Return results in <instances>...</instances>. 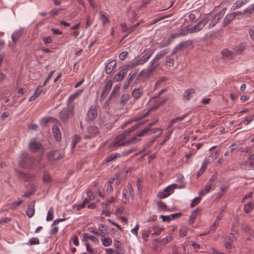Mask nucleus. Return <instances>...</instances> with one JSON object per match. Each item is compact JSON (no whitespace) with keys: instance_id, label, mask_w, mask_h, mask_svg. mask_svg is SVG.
<instances>
[{"instance_id":"nucleus-1","label":"nucleus","mask_w":254,"mask_h":254,"mask_svg":"<svg viewBox=\"0 0 254 254\" xmlns=\"http://www.w3.org/2000/svg\"><path fill=\"white\" fill-rule=\"evenodd\" d=\"M74 116L73 107L69 106L64 108L59 113L60 120L64 124H66L68 120Z\"/></svg>"},{"instance_id":"nucleus-2","label":"nucleus","mask_w":254,"mask_h":254,"mask_svg":"<svg viewBox=\"0 0 254 254\" xmlns=\"http://www.w3.org/2000/svg\"><path fill=\"white\" fill-rule=\"evenodd\" d=\"M35 163V158L29 156L28 153L24 152L20 156L19 165L24 168L31 166Z\"/></svg>"},{"instance_id":"nucleus-3","label":"nucleus","mask_w":254,"mask_h":254,"mask_svg":"<svg viewBox=\"0 0 254 254\" xmlns=\"http://www.w3.org/2000/svg\"><path fill=\"white\" fill-rule=\"evenodd\" d=\"M135 66V64H127L126 66L123 67L121 70L115 76L114 78V80L116 81H121L126 75L128 70L130 68H133Z\"/></svg>"},{"instance_id":"nucleus-4","label":"nucleus","mask_w":254,"mask_h":254,"mask_svg":"<svg viewBox=\"0 0 254 254\" xmlns=\"http://www.w3.org/2000/svg\"><path fill=\"white\" fill-rule=\"evenodd\" d=\"M47 157L50 162H54L63 158V155L60 151L55 150L48 152Z\"/></svg>"},{"instance_id":"nucleus-5","label":"nucleus","mask_w":254,"mask_h":254,"mask_svg":"<svg viewBox=\"0 0 254 254\" xmlns=\"http://www.w3.org/2000/svg\"><path fill=\"white\" fill-rule=\"evenodd\" d=\"M127 145L125 138L123 134H119L115 138L114 140L110 143V146L112 147H118L121 146Z\"/></svg>"},{"instance_id":"nucleus-6","label":"nucleus","mask_w":254,"mask_h":254,"mask_svg":"<svg viewBox=\"0 0 254 254\" xmlns=\"http://www.w3.org/2000/svg\"><path fill=\"white\" fill-rule=\"evenodd\" d=\"M97 105H92L87 113L86 120L88 122L93 121L97 117Z\"/></svg>"},{"instance_id":"nucleus-7","label":"nucleus","mask_w":254,"mask_h":254,"mask_svg":"<svg viewBox=\"0 0 254 254\" xmlns=\"http://www.w3.org/2000/svg\"><path fill=\"white\" fill-rule=\"evenodd\" d=\"M224 13L225 12L223 11V9H222L215 14L212 18L211 22L208 25V28L210 29L213 27L223 17Z\"/></svg>"},{"instance_id":"nucleus-8","label":"nucleus","mask_w":254,"mask_h":254,"mask_svg":"<svg viewBox=\"0 0 254 254\" xmlns=\"http://www.w3.org/2000/svg\"><path fill=\"white\" fill-rule=\"evenodd\" d=\"M121 245L120 242L115 240L114 246L116 250L114 251L112 249H106L105 250L108 254H124V253L120 252L121 251Z\"/></svg>"},{"instance_id":"nucleus-9","label":"nucleus","mask_w":254,"mask_h":254,"mask_svg":"<svg viewBox=\"0 0 254 254\" xmlns=\"http://www.w3.org/2000/svg\"><path fill=\"white\" fill-rule=\"evenodd\" d=\"M88 135L84 136L85 139H91L99 133L98 128L95 126L89 127L88 128Z\"/></svg>"},{"instance_id":"nucleus-10","label":"nucleus","mask_w":254,"mask_h":254,"mask_svg":"<svg viewBox=\"0 0 254 254\" xmlns=\"http://www.w3.org/2000/svg\"><path fill=\"white\" fill-rule=\"evenodd\" d=\"M144 122H140L136 124L135 126H132L129 129L126 130L124 132L121 133V134L124 135V137L126 139V137L129 135V134L133 132V131L137 129L138 127H140L144 124Z\"/></svg>"},{"instance_id":"nucleus-11","label":"nucleus","mask_w":254,"mask_h":254,"mask_svg":"<svg viewBox=\"0 0 254 254\" xmlns=\"http://www.w3.org/2000/svg\"><path fill=\"white\" fill-rule=\"evenodd\" d=\"M112 85H113V81L111 80H109L107 82V83L104 87V88L103 91L102 93V95L100 97V98L104 99L105 98V97L107 96V95L108 94L109 92L111 90Z\"/></svg>"},{"instance_id":"nucleus-12","label":"nucleus","mask_w":254,"mask_h":254,"mask_svg":"<svg viewBox=\"0 0 254 254\" xmlns=\"http://www.w3.org/2000/svg\"><path fill=\"white\" fill-rule=\"evenodd\" d=\"M214 188L215 185L213 183V180H212V179H211L205 185L204 188L205 192H204L203 191H201L200 192V195H204L205 193L209 192L211 190H213Z\"/></svg>"},{"instance_id":"nucleus-13","label":"nucleus","mask_w":254,"mask_h":254,"mask_svg":"<svg viewBox=\"0 0 254 254\" xmlns=\"http://www.w3.org/2000/svg\"><path fill=\"white\" fill-rule=\"evenodd\" d=\"M53 135L57 141H60L62 139L61 132L57 125H54L52 127Z\"/></svg>"},{"instance_id":"nucleus-14","label":"nucleus","mask_w":254,"mask_h":254,"mask_svg":"<svg viewBox=\"0 0 254 254\" xmlns=\"http://www.w3.org/2000/svg\"><path fill=\"white\" fill-rule=\"evenodd\" d=\"M35 201H32L28 205L27 210H26V215L29 218H31L35 213Z\"/></svg>"},{"instance_id":"nucleus-15","label":"nucleus","mask_w":254,"mask_h":254,"mask_svg":"<svg viewBox=\"0 0 254 254\" xmlns=\"http://www.w3.org/2000/svg\"><path fill=\"white\" fill-rule=\"evenodd\" d=\"M153 52L151 51H148L147 53L142 56L141 58L136 62V64H135L136 65H140L143 64L145 62L147 61V60L151 57L152 55Z\"/></svg>"},{"instance_id":"nucleus-16","label":"nucleus","mask_w":254,"mask_h":254,"mask_svg":"<svg viewBox=\"0 0 254 254\" xmlns=\"http://www.w3.org/2000/svg\"><path fill=\"white\" fill-rule=\"evenodd\" d=\"M19 176L25 181H32L35 179L34 175L32 174H26L22 171H19Z\"/></svg>"},{"instance_id":"nucleus-17","label":"nucleus","mask_w":254,"mask_h":254,"mask_svg":"<svg viewBox=\"0 0 254 254\" xmlns=\"http://www.w3.org/2000/svg\"><path fill=\"white\" fill-rule=\"evenodd\" d=\"M143 93L142 88H138L134 89L131 93V95L135 100H137L140 98Z\"/></svg>"},{"instance_id":"nucleus-18","label":"nucleus","mask_w":254,"mask_h":254,"mask_svg":"<svg viewBox=\"0 0 254 254\" xmlns=\"http://www.w3.org/2000/svg\"><path fill=\"white\" fill-rule=\"evenodd\" d=\"M153 122L150 124H149L147 127H146L143 129H142L140 132L139 133H137L136 135L138 136H143L148 132L150 131L151 130V127L155 125L156 123V122Z\"/></svg>"},{"instance_id":"nucleus-19","label":"nucleus","mask_w":254,"mask_h":254,"mask_svg":"<svg viewBox=\"0 0 254 254\" xmlns=\"http://www.w3.org/2000/svg\"><path fill=\"white\" fill-rule=\"evenodd\" d=\"M29 147L32 151L35 152H37L41 149V144L40 142L36 141L35 140H34L29 143Z\"/></svg>"},{"instance_id":"nucleus-20","label":"nucleus","mask_w":254,"mask_h":254,"mask_svg":"<svg viewBox=\"0 0 254 254\" xmlns=\"http://www.w3.org/2000/svg\"><path fill=\"white\" fill-rule=\"evenodd\" d=\"M116 65V62L115 60H113L109 62L105 67L106 73L107 74L111 73Z\"/></svg>"},{"instance_id":"nucleus-21","label":"nucleus","mask_w":254,"mask_h":254,"mask_svg":"<svg viewBox=\"0 0 254 254\" xmlns=\"http://www.w3.org/2000/svg\"><path fill=\"white\" fill-rule=\"evenodd\" d=\"M195 92V89L193 88H190L185 90L183 95L184 99L187 101H189Z\"/></svg>"},{"instance_id":"nucleus-22","label":"nucleus","mask_w":254,"mask_h":254,"mask_svg":"<svg viewBox=\"0 0 254 254\" xmlns=\"http://www.w3.org/2000/svg\"><path fill=\"white\" fill-rule=\"evenodd\" d=\"M148 77L147 72H145L144 70L141 71L136 79L135 82L137 83L140 81H144Z\"/></svg>"},{"instance_id":"nucleus-23","label":"nucleus","mask_w":254,"mask_h":254,"mask_svg":"<svg viewBox=\"0 0 254 254\" xmlns=\"http://www.w3.org/2000/svg\"><path fill=\"white\" fill-rule=\"evenodd\" d=\"M43 91L42 86H39L34 91V95L32 96L29 101H33L35 100L41 94Z\"/></svg>"},{"instance_id":"nucleus-24","label":"nucleus","mask_w":254,"mask_h":254,"mask_svg":"<svg viewBox=\"0 0 254 254\" xmlns=\"http://www.w3.org/2000/svg\"><path fill=\"white\" fill-rule=\"evenodd\" d=\"M208 21L209 19L207 17H205L195 26L199 31L203 29L204 26L208 23Z\"/></svg>"},{"instance_id":"nucleus-25","label":"nucleus","mask_w":254,"mask_h":254,"mask_svg":"<svg viewBox=\"0 0 254 254\" xmlns=\"http://www.w3.org/2000/svg\"><path fill=\"white\" fill-rule=\"evenodd\" d=\"M170 51V48H166L163 50L159 51L155 57V60H160L164 57L167 53Z\"/></svg>"},{"instance_id":"nucleus-26","label":"nucleus","mask_w":254,"mask_h":254,"mask_svg":"<svg viewBox=\"0 0 254 254\" xmlns=\"http://www.w3.org/2000/svg\"><path fill=\"white\" fill-rule=\"evenodd\" d=\"M235 18L232 13L228 14L224 18L223 22V26H226L231 23Z\"/></svg>"},{"instance_id":"nucleus-27","label":"nucleus","mask_w":254,"mask_h":254,"mask_svg":"<svg viewBox=\"0 0 254 254\" xmlns=\"http://www.w3.org/2000/svg\"><path fill=\"white\" fill-rule=\"evenodd\" d=\"M247 0H238L233 5L232 8L236 10L242 7L247 2Z\"/></svg>"},{"instance_id":"nucleus-28","label":"nucleus","mask_w":254,"mask_h":254,"mask_svg":"<svg viewBox=\"0 0 254 254\" xmlns=\"http://www.w3.org/2000/svg\"><path fill=\"white\" fill-rule=\"evenodd\" d=\"M218 225H219L218 221L216 220L214 222L213 225H212L211 226V227H210V229L208 231V232L203 233V234H200V236H204V235H206L207 234H211V233H213L216 230V227L218 226Z\"/></svg>"},{"instance_id":"nucleus-29","label":"nucleus","mask_w":254,"mask_h":254,"mask_svg":"<svg viewBox=\"0 0 254 254\" xmlns=\"http://www.w3.org/2000/svg\"><path fill=\"white\" fill-rule=\"evenodd\" d=\"M242 230L247 233L249 236L254 237V231L252 230L251 228L248 224H244L242 225Z\"/></svg>"},{"instance_id":"nucleus-30","label":"nucleus","mask_w":254,"mask_h":254,"mask_svg":"<svg viewBox=\"0 0 254 254\" xmlns=\"http://www.w3.org/2000/svg\"><path fill=\"white\" fill-rule=\"evenodd\" d=\"M185 45L186 42H181L179 44L176 45L173 50L171 56H172L176 54L178 51H181Z\"/></svg>"},{"instance_id":"nucleus-31","label":"nucleus","mask_w":254,"mask_h":254,"mask_svg":"<svg viewBox=\"0 0 254 254\" xmlns=\"http://www.w3.org/2000/svg\"><path fill=\"white\" fill-rule=\"evenodd\" d=\"M159 137V135H156L153 136L151 140L146 143V144L144 146L143 150L140 151V153H142L145 151L146 150L148 149L155 141L157 138Z\"/></svg>"},{"instance_id":"nucleus-32","label":"nucleus","mask_w":254,"mask_h":254,"mask_svg":"<svg viewBox=\"0 0 254 254\" xmlns=\"http://www.w3.org/2000/svg\"><path fill=\"white\" fill-rule=\"evenodd\" d=\"M254 207V202H250L244 205V210L246 213H250Z\"/></svg>"},{"instance_id":"nucleus-33","label":"nucleus","mask_w":254,"mask_h":254,"mask_svg":"<svg viewBox=\"0 0 254 254\" xmlns=\"http://www.w3.org/2000/svg\"><path fill=\"white\" fill-rule=\"evenodd\" d=\"M176 188H177V185L172 184L165 188V192H167V193H169L170 195L171 193H173L174 190Z\"/></svg>"},{"instance_id":"nucleus-34","label":"nucleus","mask_w":254,"mask_h":254,"mask_svg":"<svg viewBox=\"0 0 254 254\" xmlns=\"http://www.w3.org/2000/svg\"><path fill=\"white\" fill-rule=\"evenodd\" d=\"M129 98V96L127 94H124L122 95L121 99H120V104L124 106L126 104Z\"/></svg>"},{"instance_id":"nucleus-35","label":"nucleus","mask_w":254,"mask_h":254,"mask_svg":"<svg viewBox=\"0 0 254 254\" xmlns=\"http://www.w3.org/2000/svg\"><path fill=\"white\" fill-rule=\"evenodd\" d=\"M120 88V86L119 85H116L114 86L113 91H112L109 98L106 102H108L109 100L111 99L112 98L114 97L115 95L118 92L119 89Z\"/></svg>"},{"instance_id":"nucleus-36","label":"nucleus","mask_w":254,"mask_h":254,"mask_svg":"<svg viewBox=\"0 0 254 254\" xmlns=\"http://www.w3.org/2000/svg\"><path fill=\"white\" fill-rule=\"evenodd\" d=\"M189 26H185L183 28L181 27L179 30V35L180 37L186 36L189 33Z\"/></svg>"},{"instance_id":"nucleus-37","label":"nucleus","mask_w":254,"mask_h":254,"mask_svg":"<svg viewBox=\"0 0 254 254\" xmlns=\"http://www.w3.org/2000/svg\"><path fill=\"white\" fill-rule=\"evenodd\" d=\"M42 180L44 183H48L51 182L52 178L49 174L44 172L43 173Z\"/></svg>"},{"instance_id":"nucleus-38","label":"nucleus","mask_w":254,"mask_h":254,"mask_svg":"<svg viewBox=\"0 0 254 254\" xmlns=\"http://www.w3.org/2000/svg\"><path fill=\"white\" fill-rule=\"evenodd\" d=\"M119 157H120L119 153L111 154L107 157L106 161V162H110Z\"/></svg>"},{"instance_id":"nucleus-39","label":"nucleus","mask_w":254,"mask_h":254,"mask_svg":"<svg viewBox=\"0 0 254 254\" xmlns=\"http://www.w3.org/2000/svg\"><path fill=\"white\" fill-rule=\"evenodd\" d=\"M206 165H207V162L206 161H205L203 163L201 168L200 169V170H199V171L198 172V173L196 175L197 178H199V176L200 175H201L203 174V173L204 172V171L206 170Z\"/></svg>"},{"instance_id":"nucleus-40","label":"nucleus","mask_w":254,"mask_h":254,"mask_svg":"<svg viewBox=\"0 0 254 254\" xmlns=\"http://www.w3.org/2000/svg\"><path fill=\"white\" fill-rule=\"evenodd\" d=\"M136 134L137 133L135 134V136L130 138L129 139L126 141V143H127V145L131 143H135L136 142L139 141L141 140V139H138L137 138V137L138 136L136 135Z\"/></svg>"},{"instance_id":"nucleus-41","label":"nucleus","mask_w":254,"mask_h":254,"mask_svg":"<svg viewBox=\"0 0 254 254\" xmlns=\"http://www.w3.org/2000/svg\"><path fill=\"white\" fill-rule=\"evenodd\" d=\"M121 27L122 28L123 31L124 32H128L129 33H130L135 29L133 26H131V27H129L128 29H127L125 23L121 24Z\"/></svg>"},{"instance_id":"nucleus-42","label":"nucleus","mask_w":254,"mask_h":254,"mask_svg":"<svg viewBox=\"0 0 254 254\" xmlns=\"http://www.w3.org/2000/svg\"><path fill=\"white\" fill-rule=\"evenodd\" d=\"M159 66V64L155 65H150L145 72H147V75L149 77L153 71Z\"/></svg>"},{"instance_id":"nucleus-43","label":"nucleus","mask_w":254,"mask_h":254,"mask_svg":"<svg viewBox=\"0 0 254 254\" xmlns=\"http://www.w3.org/2000/svg\"><path fill=\"white\" fill-rule=\"evenodd\" d=\"M128 15L129 17L130 18V19L132 21H133L137 16V13L136 11L134 10H129L128 11Z\"/></svg>"},{"instance_id":"nucleus-44","label":"nucleus","mask_w":254,"mask_h":254,"mask_svg":"<svg viewBox=\"0 0 254 254\" xmlns=\"http://www.w3.org/2000/svg\"><path fill=\"white\" fill-rule=\"evenodd\" d=\"M166 64L172 66L174 65L175 62L174 60L171 58L170 56H167L165 59Z\"/></svg>"},{"instance_id":"nucleus-45","label":"nucleus","mask_w":254,"mask_h":254,"mask_svg":"<svg viewBox=\"0 0 254 254\" xmlns=\"http://www.w3.org/2000/svg\"><path fill=\"white\" fill-rule=\"evenodd\" d=\"M53 208L51 207L48 212L46 220L47 221H51L53 219Z\"/></svg>"},{"instance_id":"nucleus-46","label":"nucleus","mask_w":254,"mask_h":254,"mask_svg":"<svg viewBox=\"0 0 254 254\" xmlns=\"http://www.w3.org/2000/svg\"><path fill=\"white\" fill-rule=\"evenodd\" d=\"M103 245L105 247H107L112 244V239L110 238H105L104 239L102 240Z\"/></svg>"},{"instance_id":"nucleus-47","label":"nucleus","mask_w":254,"mask_h":254,"mask_svg":"<svg viewBox=\"0 0 254 254\" xmlns=\"http://www.w3.org/2000/svg\"><path fill=\"white\" fill-rule=\"evenodd\" d=\"M201 200V197H195L192 200L191 203L190 204V207L192 208L194 207L196 205L199 203Z\"/></svg>"},{"instance_id":"nucleus-48","label":"nucleus","mask_w":254,"mask_h":254,"mask_svg":"<svg viewBox=\"0 0 254 254\" xmlns=\"http://www.w3.org/2000/svg\"><path fill=\"white\" fill-rule=\"evenodd\" d=\"M189 228L187 227H183L180 230V235L184 237L186 236Z\"/></svg>"},{"instance_id":"nucleus-49","label":"nucleus","mask_w":254,"mask_h":254,"mask_svg":"<svg viewBox=\"0 0 254 254\" xmlns=\"http://www.w3.org/2000/svg\"><path fill=\"white\" fill-rule=\"evenodd\" d=\"M54 119L53 118H44L41 120V123L44 124V126H47V124L49 122H51Z\"/></svg>"},{"instance_id":"nucleus-50","label":"nucleus","mask_w":254,"mask_h":254,"mask_svg":"<svg viewBox=\"0 0 254 254\" xmlns=\"http://www.w3.org/2000/svg\"><path fill=\"white\" fill-rule=\"evenodd\" d=\"M169 195H170V193H167V192H165L164 190L163 191H160L157 194V196L161 199L165 198Z\"/></svg>"},{"instance_id":"nucleus-51","label":"nucleus","mask_w":254,"mask_h":254,"mask_svg":"<svg viewBox=\"0 0 254 254\" xmlns=\"http://www.w3.org/2000/svg\"><path fill=\"white\" fill-rule=\"evenodd\" d=\"M152 109H150L149 111H148L146 113H145L143 116H141L139 117H134V121H138L140 120H141L143 118H146L147 117L149 114V112L150 111H151Z\"/></svg>"},{"instance_id":"nucleus-52","label":"nucleus","mask_w":254,"mask_h":254,"mask_svg":"<svg viewBox=\"0 0 254 254\" xmlns=\"http://www.w3.org/2000/svg\"><path fill=\"white\" fill-rule=\"evenodd\" d=\"M222 54L225 57H233V53L232 51L226 49L222 51Z\"/></svg>"},{"instance_id":"nucleus-53","label":"nucleus","mask_w":254,"mask_h":254,"mask_svg":"<svg viewBox=\"0 0 254 254\" xmlns=\"http://www.w3.org/2000/svg\"><path fill=\"white\" fill-rule=\"evenodd\" d=\"M65 9L64 8H53L52 9L50 13H51L52 16H54L55 15H57L58 14V12H60L61 10Z\"/></svg>"},{"instance_id":"nucleus-54","label":"nucleus","mask_w":254,"mask_h":254,"mask_svg":"<svg viewBox=\"0 0 254 254\" xmlns=\"http://www.w3.org/2000/svg\"><path fill=\"white\" fill-rule=\"evenodd\" d=\"M81 140V137L78 134L74 136V140L73 141V147H74L76 144Z\"/></svg>"},{"instance_id":"nucleus-55","label":"nucleus","mask_w":254,"mask_h":254,"mask_svg":"<svg viewBox=\"0 0 254 254\" xmlns=\"http://www.w3.org/2000/svg\"><path fill=\"white\" fill-rule=\"evenodd\" d=\"M198 211L199 208H197L196 209L192 211L190 217H191V219H194L195 220V219L197 217L198 215Z\"/></svg>"},{"instance_id":"nucleus-56","label":"nucleus","mask_w":254,"mask_h":254,"mask_svg":"<svg viewBox=\"0 0 254 254\" xmlns=\"http://www.w3.org/2000/svg\"><path fill=\"white\" fill-rule=\"evenodd\" d=\"M158 206L160 209L166 210L167 209V206L166 204L162 201L158 202H157Z\"/></svg>"},{"instance_id":"nucleus-57","label":"nucleus","mask_w":254,"mask_h":254,"mask_svg":"<svg viewBox=\"0 0 254 254\" xmlns=\"http://www.w3.org/2000/svg\"><path fill=\"white\" fill-rule=\"evenodd\" d=\"M19 32H15L11 36V39L14 43H15L20 37Z\"/></svg>"},{"instance_id":"nucleus-58","label":"nucleus","mask_w":254,"mask_h":254,"mask_svg":"<svg viewBox=\"0 0 254 254\" xmlns=\"http://www.w3.org/2000/svg\"><path fill=\"white\" fill-rule=\"evenodd\" d=\"M29 244L31 245H37L39 244V240L37 238H32L29 240Z\"/></svg>"},{"instance_id":"nucleus-59","label":"nucleus","mask_w":254,"mask_h":254,"mask_svg":"<svg viewBox=\"0 0 254 254\" xmlns=\"http://www.w3.org/2000/svg\"><path fill=\"white\" fill-rule=\"evenodd\" d=\"M102 127H105L107 129H111L113 127V125L111 123H105L104 121H103L101 124Z\"/></svg>"},{"instance_id":"nucleus-60","label":"nucleus","mask_w":254,"mask_h":254,"mask_svg":"<svg viewBox=\"0 0 254 254\" xmlns=\"http://www.w3.org/2000/svg\"><path fill=\"white\" fill-rule=\"evenodd\" d=\"M101 19L102 20L103 24L104 25L106 23L110 22L109 19L106 17L104 14H102L101 15Z\"/></svg>"},{"instance_id":"nucleus-61","label":"nucleus","mask_w":254,"mask_h":254,"mask_svg":"<svg viewBox=\"0 0 254 254\" xmlns=\"http://www.w3.org/2000/svg\"><path fill=\"white\" fill-rule=\"evenodd\" d=\"M244 50V47L243 46H239L236 47L234 50L238 54H241Z\"/></svg>"},{"instance_id":"nucleus-62","label":"nucleus","mask_w":254,"mask_h":254,"mask_svg":"<svg viewBox=\"0 0 254 254\" xmlns=\"http://www.w3.org/2000/svg\"><path fill=\"white\" fill-rule=\"evenodd\" d=\"M160 217L162 219L163 221L164 222H170L171 220L170 215H161Z\"/></svg>"},{"instance_id":"nucleus-63","label":"nucleus","mask_w":254,"mask_h":254,"mask_svg":"<svg viewBox=\"0 0 254 254\" xmlns=\"http://www.w3.org/2000/svg\"><path fill=\"white\" fill-rule=\"evenodd\" d=\"M182 215V213L181 212L172 214L170 215L171 220L177 219Z\"/></svg>"},{"instance_id":"nucleus-64","label":"nucleus","mask_w":254,"mask_h":254,"mask_svg":"<svg viewBox=\"0 0 254 254\" xmlns=\"http://www.w3.org/2000/svg\"><path fill=\"white\" fill-rule=\"evenodd\" d=\"M254 12V10L252 9L251 6H249L247 8H246L243 11V14H245L247 13H249V14H252Z\"/></svg>"}]
</instances>
